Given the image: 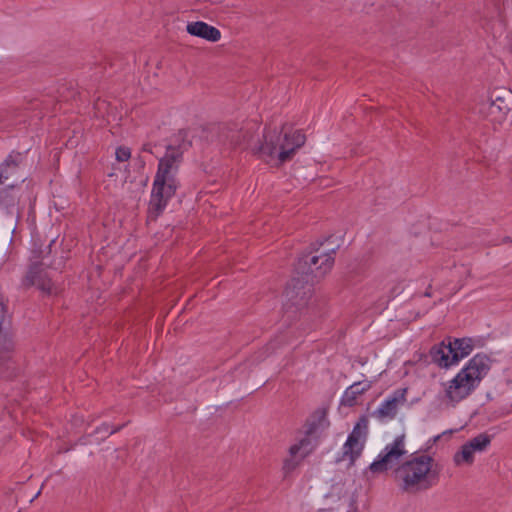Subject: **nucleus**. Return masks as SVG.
Masks as SVG:
<instances>
[{
	"mask_svg": "<svg viewBox=\"0 0 512 512\" xmlns=\"http://www.w3.org/2000/svg\"><path fill=\"white\" fill-rule=\"evenodd\" d=\"M408 454L406 436H396L379 452L368 470L373 474L386 473L393 470L394 480L399 490L406 494H418L434 487L438 480L435 459L419 452Z\"/></svg>",
	"mask_w": 512,
	"mask_h": 512,
	"instance_id": "nucleus-1",
	"label": "nucleus"
},
{
	"mask_svg": "<svg viewBox=\"0 0 512 512\" xmlns=\"http://www.w3.org/2000/svg\"><path fill=\"white\" fill-rule=\"evenodd\" d=\"M189 145L184 141L170 144L163 157L159 159L149 201V218L156 219L165 210L180 187L178 172L183 161V154Z\"/></svg>",
	"mask_w": 512,
	"mask_h": 512,
	"instance_id": "nucleus-2",
	"label": "nucleus"
},
{
	"mask_svg": "<svg viewBox=\"0 0 512 512\" xmlns=\"http://www.w3.org/2000/svg\"><path fill=\"white\" fill-rule=\"evenodd\" d=\"M335 249L319 252V248L301 254L295 263V272L300 278L294 277L286 286L287 299L296 306L305 304L310 293L309 282L313 283L327 275L335 261Z\"/></svg>",
	"mask_w": 512,
	"mask_h": 512,
	"instance_id": "nucleus-3",
	"label": "nucleus"
},
{
	"mask_svg": "<svg viewBox=\"0 0 512 512\" xmlns=\"http://www.w3.org/2000/svg\"><path fill=\"white\" fill-rule=\"evenodd\" d=\"M490 370V359L476 354L445 386V398L455 405L467 398L479 386Z\"/></svg>",
	"mask_w": 512,
	"mask_h": 512,
	"instance_id": "nucleus-4",
	"label": "nucleus"
},
{
	"mask_svg": "<svg viewBox=\"0 0 512 512\" xmlns=\"http://www.w3.org/2000/svg\"><path fill=\"white\" fill-rule=\"evenodd\" d=\"M305 140V135L300 131L281 135L277 130H269L264 133V142L254 149V153L267 163L277 156L279 164H282L293 157Z\"/></svg>",
	"mask_w": 512,
	"mask_h": 512,
	"instance_id": "nucleus-5",
	"label": "nucleus"
},
{
	"mask_svg": "<svg viewBox=\"0 0 512 512\" xmlns=\"http://www.w3.org/2000/svg\"><path fill=\"white\" fill-rule=\"evenodd\" d=\"M473 350L470 338L454 339L448 344L441 342L434 345L429 352L431 361L441 368H448L467 357Z\"/></svg>",
	"mask_w": 512,
	"mask_h": 512,
	"instance_id": "nucleus-6",
	"label": "nucleus"
},
{
	"mask_svg": "<svg viewBox=\"0 0 512 512\" xmlns=\"http://www.w3.org/2000/svg\"><path fill=\"white\" fill-rule=\"evenodd\" d=\"M511 95L507 91L494 90L486 101L480 104L479 112L491 123L501 124L510 112Z\"/></svg>",
	"mask_w": 512,
	"mask_h": 512,
	"instance_id": "nucleus-7",
	"label": "nucleus"
},
{
	"mask_svg": "<svg viewBox=\"0 0 512 512\" xmlns=\"http://www.w3.org/2000/svg\"><path fill=\"white\" fill-rule=\"evenodd\" d=\"M368 433L367 420L361 418L353 430L348 435L346 442L343 445V459L348 458L350 464L353 465L357 458L360 457L365 446Z\"/></svg>",
	"mask_w": 512,
	"mask_h": 512,
	"instance_id": "nucleus-8",
	"label": "nucleus"
},
{
	"mask_svg": "<svg viewBox=\"0 0 512 512\" xmlns=\"http://www.w3.org/2000/svg\"><path fill=\"white\" fill-rule=\"evenodd\" d=\"M406 389H398L393 392L379 407L373 412L374 417L379 421H387L395 418L399 404L406 401Z\"/></svg>",
	"mask_w": 512,
	"mask_h": 512,
	"instance_id": "nucleus-9",
	"label": "nucleus"
},
{
	"mask_svg": "<svg viewBox=\"0 0 512 512\" xmlns=\"http://www.w3.org/2000/svg\"><path fill=\"white\" fill-rule=\"evenodd\" d=\"M23 283L27 287L36 286L46 294H52L54 292V285L48 272L37 265L30 267Z\"/></svg>",
	"mask_w": 512,
	"mask_h": 512,
	"instance_id": "nucleus-10",
	"label": "nucleus"
},
{
	"mask_svg": "<svg viewBox=\"0 0 512 512\" xmlns=\"http://www.w3.org/2000/svg\"><path fill=\"white\" fill-rule=\"evenodd\" d=\"M186 31L192 35L210 42H217L221 39V32L218 28L203 21L189 22Z\"/></svg>",
	"mask_w": 512,
	"mask_h": 512,
	"instance_id": "nucleus-11",
	"label": "nucleus"
},
{
	"mask_svg": "<svg viewBox=\"0 0 512 512\" xmlns=\"http://www.w3.org/2000/svg\"><path fill=\"white\" fill-rule=\"evenodd\" d=\"M371 388V383L368 381H358L350 385L344 391L340 403L346 407H352L357 403L360 395L365 393Z\"/></svg>",
	"mask_w": 512,
	"mask_h": 512,
	"instance_id": "nucleus-12",
	"label": "nucleus"
},
{
	"mask_svg": "<svg viewBox=\"0 0 512 512\" xmlns=\"http://www.w3.org/2000/svg\"><path fill=\"white\" fill-rule=\"evenodd\" d=\"M6 317V307L0 300V363L6 362L11 358L13 351V341L11 337L2 331V324Z\"/></svg>",
	"mask_w": 512,
	"mask_h": 512,
	"instance_id": "nucleus-13",
	"label": "nucleus"
},
{
	"mask_svg": "<svg viewBox=\"0 0 512 512\" xmlns=\"http://www.w3.org/2000/svg\"><path fill=\"white\" fill-rule=\"evenodd\" d=\"M20 152H11L0 164V185L3 184L11 175L15 173L22 161Z\"/></svg>",
	"mask_w": 512,
	"mask_h": 512,
	"instance_id": "nucleus-14",
	"label": "nucleus"
},
{
	"mask_svg": "<svg viewBox=\"0 0 512 512\" xmlns=\"http://www.w3.org/2000/svg\"><path fill=\"white\" fill-rule=\"evenodd\" d=\"M313 451L311 439L309 436H304L290 445L289 452H292L302 461L308 457Z\"/></svg>",
	"mask_w": 512,
	"mask_h": 512,
	"instance_id": "nucleus-15",
	"label": "nucleus"
},
{
	"mask_svg": "<svg viewBox=\"0 0 512 512\" xmlns=\"http://www.w3.org/2000/svg\"><path fill=\"white\" fill-rule=\"evenodd\" d=\"M474 454L475 452L466 442L461 446L460 450L454 454V464L456 466H461L464 464L471 465L474 462Z\"/></svg>",
	"mask_w": 512,
	"mask_h": 512,
	"instance_id": "nucleus-16",
	"label": "nucleus"
},
{
	"mask_svg": "<svg viewBox=\"0 0 512 512\" xmlns=\"http://www.w3.org/2000/svg\"><path fill=\"white\" fill-rule=\"evenodd\" d=\"M468 445L472 448V450L476 452L485 451L491 443V436L486 433H480L474 438L467 441Z\"/></svg>",
	"mask_w": 512,
	"mask_h": 512,
	"instance_id": "nucleus-17",
	"label": "nucleus"
},
{
	"mask_svg": "<svg viewBox=\"0 0 512 512\" xmlns=\"http://www.w3.org/2000/svg\"><path fill=\"white\" fill-rule=\"evenodd\" d=\"M303 461L292 452L288 451L287 456L283 460L282 471L285 476L295 471Z\"/></svg>",
	"mask_w": 512,
	"mask_h": 512,
	"instance_id": "nucleus-18",
	"label": "nucleus"
},
{
	"mask_svg": "<svg viewBox=\"0 0 512 512\" xmlns=\"http://www.w3.org/2000/svg\"><path fill=\"white\" fill-rule=\"evenodd\" d=\"M115 156L119 162L128 161L131 157V150L128 147L120 146L116 149Z\"/></svg>",
	"mask_w": 512,
	"mask_h": 512,
	"instance_id": "nucleus-19",
	"label": "nucleus"
},
{
	"mask_svg": "<svg viewBox=\"0 0 512 512\" xmlns=\"http://www.w3.org/2000/svg\"><path fill=\"white\" fill-rule=\"evenodd\" d=\"M316 415L318 416V424H314L309 430L308 433L313 432L318 426L322 424L323 421L326 420V410L325 409H319L316 411Z\"/></svg>",
	"mask_w": 512,
	"mask_h": 512,
	"instance_id": "nucleus-20",
	"label": "nucleus"
},
{
	"mask_svg": "<svg viewBox=\"0 0 512 512\" xmlns=\"http://www.w3.org/2000/svg\"><path fill=\"white\" fill-rule=\"evenodd\" d=\"M435 443H432L430 442V439L425 443V446L424 448H422V452L421 453H424V454H428L427 452L429 451V449L434 445Z\"/></svg>",
	"mask_w": 512,
	"mask_h": 512,
	"instance_id": "nucleus-21",
	"label": "nucleus"
},
{
	"mask_svg": "<svg viewBox=\"0 0 512 512\" xmlns=\"http://www.w3.org/2000/svg\"><path fill=\"white\" fill-rule=\"evenodd\" d=\"M142 150L145 151V152L152 153V147H151L150 144H144L143 147H142Z\"/></svg>",
	"mask_w": 512,
	"mask_h": 512,
	"instance_id": "nucleus-22",
	"label": "nucleus"
},
{
	"mask_svg": "<svg viewBox=\"0 0 512 512\" xmlns=\"http://www.w3.org/2000/svg\"><path fill=\"white\" fill-rule=\"evenodd\" d=\"M440 438H441V434L436 435V436L430 438V442L436 443Z\"/></svg>",
	"mask_w": 512,
	"mask_h": 512,
	"instance_id": "nucleus-23",
	"label": "nucleus"
},
{
	"mask_svg": "<svg viewBox=\"0 0 512 512\" xmlns=\"http://www.w3.org/2000/svg\"><path fill=\"white\" fill-rule=\"evenodd\" d=\"M507 242H511L510 238L509 237H505L502 239L501 242H495L494 244L495 245H498V244H501V243H507Z\"/></svg>",
	"mask_w": 512,
	"mask_h": 512,
	"instance_id": "nucleus-24",
	"label": "nucleus"
},
{
	"mask_svg": "<svg viewBox=\"0 0 512 512\" xmlns=\"http://www.w3.org/2000/svg\"><path fill=\"white\" fill-rule=\"evenodd\" d=\"M118 429H115V430H111L110 431V434H113L114 432H116Z\"/></svg>",
	"mask_w": 512,
	"mask_h": 512,
	"instance_id": "nucleus-25",
	"label": "nucleus"
},
{
	"mask_svg": "<svg viewBox=\"0 0 512 512\" xmlns=\"http://www.w3.org/2000/svg\"><path fill=\"white\" fill-rule=\"evenodd\" d=\"M40 495V491H38L34 498L38 497Z\"/></svg>",
	"mask_w": 512,
	"mask_h": 512,
	"instance_id": "nucleus-26",
	"label": "nucleus"
}]
</instances>
